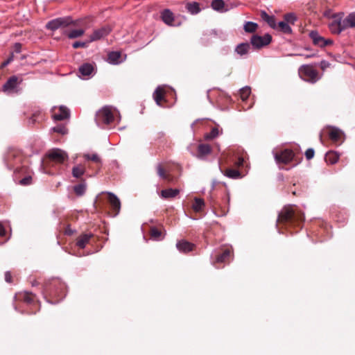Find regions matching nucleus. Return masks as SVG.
Here are the masks:
<instances>
[{"label":"nucleus","mask_w":355,"mask_h":355,"mask_svg":"<svg viewBox=\"0 0 355 355\" xmlns=\"http://www.w3.org/2000/svg\"><path fill=\"white\" fill-rule=\"evenodd\" d=\"M48 157L52 161L57 163H62L68 158L67 154L64 151L58 148L53 149L50 151L48 154Z\"/></svg>","instance_id":"nucleus-9"},{"label":"nucleus","mask_w":355,"mask_h":355,"mask_svg":"<svg viewBox=\"0 0 355 355\" xmlns=\"http://www.w3.org/2000/svg\"><path fill=\"white\" fill-rule=\"evenodd\" d=\"M111 31V28L109 26H103L98 29L94 31L93 33L89 37V42H94L107 35Z\"/></svg>","instance_id":"nucleus-11"},{"label":"nucleus","mask_w":355,"mask_h":355,"mask_svg":"<svg viewBox=\"0 0 355 355\" xmlns=\"http://www.w3.org/2000/svg\"><path fill=\"white\" fill-rule=\"evenodd\" d=\"M211 153V147L208 144H202L198 147V157L203 158Z\"/></svg>","instance_id":"nucleus-21"},{"label":"nucleus","mask_w":355,"mask_h":355,"mask_svg":"<svg viewBox=\"0 0 355 355\" xmlns=\"http://www.w3.org/2000/svg\"><path fill=\"white\" fill-rule=\"evenodd\" d=\"M31 180H32L31 177L28 176V177H26V178H24L21 179V180L19 181V183H20V184H21V185H28V184H31Z\"/></svg>","instance_id":"nucleus-46"},{"label":"nucleus","mask_w":355,"mask_h":355,"mask_svg":"<svg viewBox=\"0 0 355 355\" xmlns=\"http://www.w3.org/2000/svg\"><path fill=\"white\" fill-rule=\"evenodd\" d=\"M83 157L86 159L92 160L96 163L101 162V159L96 153H93V154L85 153V154H84Z\"/></svg>","instance_id":"nucleus-38"},{"label":"nucleus","mask_w":355,"mask_h":355,"mask_svg":"<svg viewBox=\"0 0 355 355\" xmlns=\"http://www.w3.org/2000/svg\"><path fill=\"white\" fill-rule=\"evenodd\" d=\"M251 93V89L250 87H244L240 89V96L243 101L248 99V96Z\"/></svg>","instance_id":"nucleus-34"},{"label":"nucleus","mask_w":355,"mask_h":355,"mask_svg":"<svg viewBox=\"0 0 355 355\" xmlns=\"http://www.w3.org/2000/svg\"><path fill=\"white\" fill-rule=\"evenodd\" d=\"M298 73L300 78L306 82L315 83L320 79L318 71L312 65H302L299 68Z\"/></svg>","instance_id":"nucleus-4"},{"label":"nucleus","mask_w":355,"mask_h":355,"mask_svg":"<svg viewBox=\"0 0 355 355\" xmlns=\"http://www.w3.org/2000/svg\"><path fill=\"white\" fill-rule=\"evenodd\" d=\"M342 135H343V132L336 128H331L329 132V137L330 139L334 142L340 141L341 139Z\"/></svg>","instance_id":"nucleus-16"},{"label":"nucleus","mask_w":355,"mask_h":355,"mask_svg":"<svg viewBox=\"0 0 355 355\" xmlns=\"http://www.w3.org/2000/svg\"><path fill=\"white\" fill-rule=\"evenodd\" d=\"M309 37L312 40L313 44L320 47H324L329 44H332L330 40H325L323 37L320 36L317 31H313L309 33Z\"/></svg>","instance_id":"nucleus-8"},{"label":"nucleus","mask_w":355,"mask_h":355,"mask_svg":"<svg viewBox=\"0 0 355 355\" xmlns=\"http://www.w3.org/2000/svg\"><path fill=\"white\" fill-rule=\"evenodd\" d=\"M23 300L27 303H31L34 300V296L32 294L24 293L21 295Z\"/></svg>","instance_id":"nucleus-42"},{"label":"nucleus","mask_w":355,"mask_h":355,"mask_svg":"<svg viewBox=\"0 0 355 355\" xmlns=\"http://www.w3.org/2000/svg\"><path fill=\"white\" fill-rule=\"evenodd\" d=\"M211 6L214 10L218 12H223L226 11L224 9L225 2L223 0H213Z\"/></svg>","instance_id":"nucleus-25"},{"label":"nucleus","mask_w":355,"mask_h":355,"mask_svg":"<svg viewBox=\"0 0 355 355\" xmlns=\"http://www.w3.org/2000/svg\"><path fill=\"white\" fill-rule=\"evenodd\" d=\"M187 9L193 15L198 13L200 10L199 4L197 2L188 3L187 4Z\"/></svg>","instance_id":"nucleus-30"},{"label":"nucleus","mask_w":355,"mask_h":355,"mask_svg":"<svg viewBox=\"0 0 355 355\" xmlns=\"http://www.w3.org/2000/svg\"><path fill=\"white\" fill-rule=\"evenodd\" d=\"M272 37L269 34L263 36L254 35L251 38V44L256 49L262 48L270 43Z\"/></svg>","instance_id":"nucleus-7"},{"label":"nucleus","mask_w":355,"mask_h":355,"mask_svg":"<svg viewBox=\"0 0 355 355\" xmlns=\"http://www.w3.org/2000/svg\"><path fill=\"white\" fill-rule=\"evenodd\" d=\"M277 28L275 29L280 31L284 33L289 34V33H291V32H292V28L285 21H279V23H277Z\"/></svg>","instance_id":"nucleus-26"},{"label":"nucleus","mask_w":355,"mask_h":355,"mask_svg":"<svg viewBox=\"0 0 355 355\" xmlns=\"http://www.w3.org/2000/svg\"><path fill=\"white\" fill-rule=\"evenodd\" d=\"M346 22L348 28H355V12H352L346 17Z\"/></svg>","instance_id":"nucleus-31"},{"label":"nucleus","mask_w":355,"mask_h":355,"mask_svg":"<svg viewBox=\"0 0 355 355\" xmlns=\"http://www.w3.org/2000/svg\"><path fill=\"white\" fill-rule=\"evenodd\" d=\"M53 130L54 132H60L61 134H65L66 132V130H65V128L63 127V126H57V127H54L53 128Z\"/></svg>","instance_id":"nucleus-48"},{"label":"nucleus","mask_w":355,"mask_h":355,"mask_svg":"<svg viewBox=\"0 0 355 355\" xmlns=\"http://www.w3.org/2000/svg\"><path fill=\"white\" fill-rule=\"evenodd\" d=\"M23 78L17 76H10L2 87V91L8 95L17 94L21 92L20 87Z\"/></svg>","instance_id":"nucleus-3"},{"label":"nucleus","mask_w":355,"mask_h":355,"mask_svg":"<svg viewBox=\"0 0 355 355\" xmlns=\"http://www.w3.org/2000/svg\"><path fill=\"white\" fill-rule=\"evenodd\" d=\"M331 15H332V14H331V11H330V10L327 11V12L324 13V15H325L326 17H329V18H331Z\"/></svg>","instance_id":"nucleus-54"},{"label":"nucleus","mask_w":355,"mask_h":355,"mask_svg":"<svg viewBox=\"0 0 355 355\" xmlns=\"http://www.w3.org/2000/svg\"><path fill=\"white\" fill-rule=\"evenodd\" d=\"M162 19L165 24L171 26L174 21L173 14L170 10L166 9L162 12Z\"/></svg>","instance_id":"nucleus-19"},{"label":"nucleus","mask_w":355,"mask_h":355,"mask_svg":"<svg viewBox=\"0 0 355 355\" xmlns=\"http://www.w3.org/2000/svg\"><path fill=\"white\" fill-rule=\"evenodd\" d=\"M327 65V63L325 61L321 62V67H322V68L326 67Z\"/></svg>","instance_id":"nucleus-55"},{"label":"nucleus","mask_w":355,"mask_h":355,"mask_svg":"<svg viewBox=\"0 0 355 355\" xmlns=\"http://www.w3.org/2000/svg\"><path fill=\"white\" fill-rule=\"evenodd\" d=\"M176 247L180 252H187L193 250V245L188 241H181L177 243Z\"/></svg>","instance_id":"nucleus-15"},{"label":"nucleus","mask_w":355,"mask_h":355,"mask_svg":"<svg viewBox=\"0 0 355 355\" xmlns=\"http://www.w3.org/2000/svg\"><path fill=\"white\" fill-rule=\"evenodd\" d=\"M114 109L110 106H105L99 110L96 114V122L98 126L111 123L114 119Z\"/></svg>","instance_id":"nucleus-2"},{"label":"nucleus","mask_w":355,"mask_h":355,"mask_svg":"<svg viewBox=\"0 0 355 355\" xmlns=\"http://www.w3.org/2000/svg\"><path fill=\"white\" fill-rule=\"evenodd\" d=\"M230 254H231V250L230 249L227 248V249H225L224 250V252L220 254V255H218L217 257H216V261L217 263H223V262H225L227 259L230 257Z\"/></svg>","instance_id":"nucleus-32"},{"label":"nucleus","mask_w":355,"mask_h":355,"mask_svg":"<svg viewBox=\"0 0 355 355\" xmlns=\"http://www.w3.org/2000/svg\"><path fill=\"white\" fill-rule=\"evenodd\" d=\"M14 60V53H12L8 57V58L5 60L1 65V68L3 69L5 67H6L8 64H9L11 62H12Z\"/></svg>","instance_id":"nucleus-44"},{"label":"nucleus","mask_w":355,"mask_h":355,"mask_svg":"<svg viewBox=\"0 0 355 355\" xmlns=\"http://www.w3.org/2000/svg\"><path fill=\"white\" fill-rule=\"evenodd\" d=\"M249 50L250 44L248 43H241L239 44L235 49V51L241 56L247 54Z\"/></svg>","instance_id":"nucleus-24"},{"label":"nucleus","mask_w":355,"mask_h":355,"mask_svg":"<svg viewBox=\"0 0 355 355\" xmlns=\"http://www.w3.org/2000/svg\"><path fill=\"white\" fill-rule=\"evenodd\" d=\"M204 207H205L204 200L202 198H195L194 202L192 205L193 209L196 212H199L203 209Z\"/></svg>","instance_id":"nucleus-27"},{"label":"nucleus","mask_w":355,"mask_h":355,"mask_svg":"<svg viewBox=\"0 0 355 355\" xmlns=\"http://www.w3.org/2000/svg\"><path fill=\"white\" fill-rule=\"evenodd\" d=\"M58 112H56V108H53V117L55 121H62L66 119L69 116V112L68 109L64 106H60L58 109Z\"/></svg>","instance_id":"nucleus-13"},{"label":"nucleus","mask_w":355,"mask_h":355,"mask_svg":"<svg viewBox=\"0 0 355 355\" xmlns=\"http://www.w3.org/2000/svg\"><path fill=\"white\" fill-rule=\"evenodd\" d=\"M284 18L285 22H286L288 24V23L294 24L295 21L297 20V18L293 13L286 14L284 15Z\"/></svg>","instance_id":"nucleus-40"},{"label":"nucleus","mask_w":355,"mask_h":355,"mask_svg":"<svg viewBox=\"0 0 355 355\" xmlns=\"http://www.w3.org/2000/svg\"><path fill=\"white\" fill-rule=\"evenodd\" d=\"M258 25L252 21H247L244 24V30L248 33H253L254 32L257 28Z\"/></svg>","instance_id":"nucleus-35"},{"label":"nucleus","mask_w":355,"mask_h":355,"mask_svg":"<svg viewBox=\"0 0 355 355\" xmlns=\"http://www.w3.org/2000/svg\"><path fill=\"white\" fill-rule=\"evenodd\" d=\"M261 18L272 28H277V22L274 16H270L266 11L261 12Z\"/></svg>","instance_id":"nucleus-18"},{"label":"nucleus","mask_w":355,"mask_h":355,"mask_svg":"<svg viewBox=\"0 0 355 355\" xmlns=\"http://www.w3.org/2000/svg\"><path fill=\"white\" fill-rule=\"evenodd\" d=\"M93 71L94 67L89 63H85L79 67V73L83 77L90 76Z\"/></svg>","instance_id":"nucleus-17"},{"label":"nucleus","mask_w":355,"mask_h":355,"mask_svg":"<svg viewBox=\"0 0 355 355\" xmlns=\"http://www.w3.org/2000/svg\"><path fill=\"white\" fill-rule=\"evenodd\" d=\"M273 154L277 164H288L293 159L294 156L293 152L289 149H284L279 153L273 151Z\"/></svg>","instance_id":"nucleus-6"},{"label":"nucleus","mask_w":355,"mask_h":355,"mask_svg":"<svg viewBox=\"0 0 355 355\" xmlns=\"http://www.w3.org/2000/svg\"><path fill=\"white\" fill-rule=\"evenodd\" d=\"M85 33V31L83 29H75L69 31L67 33V37L70 39H75L80 37L82 36Z\"/></svg>","instance_id":"nucleus-33"},{"label":"nucleus","mask_w":355,"mask_h":355,"mask_svg":"<svg viewBox=\"0 0 355 355\" xmlns=\"http://www.w3.org/2000/svg\"><path fill=\"white\" fill-rule=\"evenodd\" d=\"M107 194L108 196L109 202L114 212L113 216H116L120 211L121 202L115 194L111 192H107Z\"/></svg>","instance_id":"nucleus-12"},{"label":"nucleus","mask_w":355,"mask_h":355,"mask_svg":"<svg viewBox=\"0 0 355 355\" xmlns=\"http://www.w3.org/2000/svg\"><path fill=\"white\" fill-rule=\"evenodd\" d=\"M14 48H15V52L17 53H19L21 52V45L19 43H16L14 46Z\"/></svg>","instance_id":"nucleus-50"},{"label":"nucleus","mask_w":355,"mask_h":355,"mask_svg":"<svg viewBox=\"0 0 355 355\" xmlns=\"http://www.w3.org/2000/svg\"><path fill=\"white\" fill-rule=\"evenodd\" d=\"M85 172V166L82 165L75 166L72 168V175L74 178H80Z\"/></svg>","instance_id":"nucleus-29"},{"label":"nucleus","mask_w":355,"mask_h":355,"mask_svg":"<svg viewBox=\"0 0 355 355\" xmlns=\"http://www.w3.org/2000/svg\"><path fill=\"white\" fill-rule=\"evenodd\" d=\"M294 213L293 208L291 207H285L279 214L277 218L278 223H286L293 220Z\"/></svg>","instance_id":"nucleus-10"},{"label":"nucleus","mask_w":355,"mask_h":355,"mask_svg":"<svg viewBox=\"0 0 355 355\" xmlns=\"http://www.w3.org/2000/svg\"><path fill=\"white\" fill-rule=\"evenodd\" d=\"M305 156L307 159H311L314 156V150L313 148H309L306 150Z\"/></svg>","instance_id":"nucleus-45"},{"label":"nucleus","mask_w":355,"mask_h":355,"mask_svg":"<svg viewBox=\"0 0 355 355\" xmlns=\"http://www.w3.org/2000/svg\"><path fill=\"white\" fill-rule=\"evenodd\" d=\"M73 190L76 195L80 196H83L86 190V186L85 184H80L78 185H76L73 188Z\"/></svg>","instance_id":"nucleus-37"},{"label":"nucleus","mask_w":355,"mask_h":355,"mask_svg":"<svg viewBox=\"0 0 355 355\" xmlns=\"http://www.w3.org/2000/svg\"><path fill=\"white\" fill-rule=\"evenodd\" d=\"M121 53L118 51H112L108 54L107 61L112 64H117L122 62Z\"/></svg>","instance_id":"nucleus-20"},{"label":"nucleus","mask_w":355,"mask_h":355,"mask_svg":"<svg viewBox=\"0 0 355 355\" xmlns=\"http://www.w3.org/2000/svg\"><path fill=\"white\" fill-rule=\"evenodd\" d=\"M219 134L218 130L216 128H213L211 132L206 135L207 139H213L217 137Z\"/></svg>","instance_id":"nucleus-43"},{"label":"nucleus","mask_w":355,"mask_h":355,"mask_svg":"<svg viewBox=\"0 0 355 355\" xmlns=\"http://www.w3.org/2000/svg\"><path fill=\"white\" fill-rule=\"evenodd\" d=\"M299 55L304 56L305 58H309L313 57L315 55L314 54H311V55L299 54Z\"/></svg>","instance_id":"nucleus-53"},{"label":"nucleus","mask_w":355,"mask_h":355,"mask_svg":"<svg viewBox=\"0 0 355 355\" xmlns=\"http://www.w3.org/2000/svg\"><path fill=\"white\" fill-rule=\"evenodd\" d=\"M76 25V23L72 20L70 17H59L49 21L46 27V28L55 31L60 28H65L70 25Z\"/></svg>","instance_id":"nucleus-5"},{"label":"nucleus","mask_w":355,"mask_h":355,"mask_svg":"<svg viewBox=\"0 0 355 355\" xmlns=\"http://www.w3.org/2000/svg\"><path fill=\"white\" fill-rule=\"evenodd\" d=\"M92 235L91 234H83L80 236L77 241V245L80 248H84L86 244L89 242Z\"/></svg>","instance_id":"nucleus-28"},{"label":"nucleus","mask_w":355,"mask_h":355,"mask_svg":"<svg viewBox=\"0 0 355 355\" xmlns=\"http://www.w3.org/2000/svg\"><path fill=\"white\" fill-rule=\"evenodd\" d=\"M225 175H226L227 177H228L230 178L236 179V178H240L241 174L239 171L230 168L225 171Z\"/></svg>","instance_id":"nucleus-36"},{"label":"nucleus","mask_w":355,"mask_h":355,"mask_svg":"<svg viewBox=\"0 0 355 355\" xmlns=\"http://www.w3.org/2000/svg\"><path fill=\"white\" fill-rule=\"evenodd\" d=\"M227 201L228 202L230 201V196H229V194L227 195Z\"/></svg>","instance_id":"nucleus-56"},{"label":"nucleus","mask_w":355,"mask_h":355,"mask_svg":"<svg viewBox=\"0 0 355 355\" xmlns=\"http://www.w3.org/2000/svg\"><path fill=\"white\" fill-rule=\"evenodd\" d=\"M5 280L8 282V283H10L11 281H12V277H11V274L10 272H6L5 273Z\"/></svg>","instance_id":"nucleus-51"},{"label":"nucleus","mask_w":355,"mask_h":355,"mask_svg":"<svg viewBox=\"0 0 355 355\" xmlns=\"http://www.w3.org/2000/svg\"><path fill=\"white\" fill-rule=\"evenodd\" d=\"M343 12L333 13L331 19L333 21L329 24L331 32L336 35H340L343 31L347 29L346 18Z\"/></svg>","instance_id":"nucleus-1"},{"label":"nucleus","mask_w":355,"mask_h":355,"mask_svg":"<svg viewBox=\"0 0 355 355\" xmlns=\"http://www.w3.org/2000/svg\"><path fill=\"white\" fill-rule=\"evenodd\" d=\"M339 155L337 153L330 151L325 155V161L327 164H334L338 162Z\"/></svg>","instance_id":"nucleus-22"},{"label":"nucleus","mask_w":355,"mask_h":355,"mask_svg":"<svg viewBox=\"0 0 355 355\" xmlns=\"http://www.w3.org/2000/svg\"><path fill=\"white\" fill-rule=\"evenodd\" d=\"M6 234V230L3 225L0 223V236H3Z\"/></svg>","instance_id":"nucleus-52"},{"label":"nucleus","mask_w":355,"mask_h":355,"mask_svg":"<svg viewBox=\"0 0 355 355\" xmlns=\"http://www.w3.org/2000/svg\"><path fill=\"white\" fill-rule=\"evenodd\" d=\"M165 87L159 86L153 93V98L158 105H161V101L164 98Z\"/></svg>","instance_id":"nucleus-14"},{"label":"nucleus","mask_w":355,"mask_h":355,"mask_svg":"<svg viewBox=\"0 0 355 355\" xmlns=\"http://www.w3.org/2000/svg\"><path fill=\"white\" fill-rule=\"evenodd\" d=\"M157 174L158 175L162 178V179H164V180H166L168 178L167 175H166L165 172H164V170L163 169V168L162 167V165L161 164H158L157 166Z\"/></svg>","instance_id":"nucleus-41"},{"label":"nucleus","mask_w":355,"mask_h":355,"mask_svg":"<svg viewBox=\"0 0 355 355\" xmlns=\"http://www.w3.org/2000/svg\"><path fill=\"white\" fill-rule=\"evenodd\" d=\"M151 237L157 241L162 239V232L155 227H153L150 230Z\"/></svg>","instance_id":"nucleus-39"},{"label":"nucleus","mask_w":355,"mask_h":355,"mask_svg":"<svg viewBox=\"0 0 355 355\" xmlns=\"http://www.w3.org/2000/svg\"><path fill=\"white\" fill-rule=\"evenodd\" d=\"M178 193V189H168L161 191V196L164 198H171L175 197Z\"/></svg>","instance_id":"nucleus-23"},{"label":"nucleus","mask_w":355,"mask_h":355,"mask_svg":"<svg viewBox=\"0 0 355 355\" xmlns=\"http://www.w3.org/2000/svg\"><path fill=\"white\" fill-rule=\"evenodd\" d=\"M243 162H244V159L241 157H238L237 160L235 162L234 164L236 166L239 167V166H243Z\"/></svg>","instance_id":"nucleus-49"},{"label":"nucleus","mask_w":355,"mask_h":355,"mask_svg":"<svg viewBox=\"0 0 355 355\" xmlns=\"http://www.w3.org/2000/svg\"><path fill=\"white\" fill-rule=\"evenodd\" d=\"M86 46H87V42H75L72 44V46L74 49H78L79 47H85Z\"/></svg>","instance_id":"nucleus-47"}]
</instances>
